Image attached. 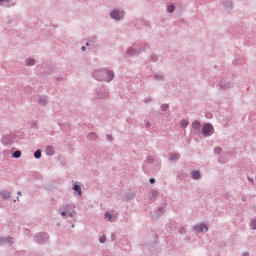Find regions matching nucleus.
Wrapping results in <instances>:
<instances>
[{"mask_svg": "<svg viewBox=\"0 0 256 256\" xmlns=\"http://www.w3.org/2000/svg\"><path fill=\"white\" fill-rule=\"evenodd\" d=\"M93 75L97 81H105L106 83H110L115 77V74L111 70H98Z\"/></svg>", "mask_w": 256, "mask_h": 256, "instance_id": "1", "label": "nucleus"}, {"mask_svg": "<svg viewBox=\"0 0 256 256\" xmlns=\"http://www.w3.org/2000/svg\"><path fill=\"white\" fill-rule=\"evenodd\" d=\"M147 47H149V45L147 44H141V43H135L133 45V47L129 48L127 51V55L131 56V55H139V53H141V51H145V49H147Z\"/></svg>", "mask_w": 256, "mask_h": 256, "instance_id": "2", "label": "nucleus"}, {"mask_svg": "<svg viewBox=\"0 0 256 256\" xmlns=\"http://www.w3.org/2000/svg\"><path fill=\"white\" fill-rule=\"evenodd\" d=\"M213 126L211 124H204L203 125V129H202V134L204 135V137H211V135H213Z\"/></svg>", "mask_w": 256, "mask_h": 256, "instance_id": "3", "label": "nucleus"}, {"mask_svg": "<svg viewBox=\"0 0 256 256\" xmlns=\"http://www.w3.org/2000/svg\"><path fill=\"white\" fill-rule=\"evenodd\" d=\"M110 16L112 17V19L119 21V19H123V17H125V12L119 11V10H114L111 12Z\"/></svg>", "mask_w": 256, "mask_h": 256, "instance_id": "4", "label": "nucleus"}, {"mask_svg": "<svg viewBox=\"0 0 256 256\" xmlns=\"http://www.w3.org/2000/svg\"><path fill=\"white\" fill-rule=\"evenodd\" d=\"M194 231L196 233H207V231H209V227H207V224H198L196 226H194Z\"/></svg>", "mask_w": 256, "mask_h": 256, "instance_id": "5", "label": "nucleus"}, {"mask_svg": "<svg viewBox=\"0 0 256 256\" xmlns=\"http://www.w3.org/2000/svg\"><path fill=\"white\" fill-rule=\"evenodd\" d=\"M181 156L179 153H171L169 154V160L170 161H177Z\"/></svg>", "mask_w": 256, "mask_h": 256, "instance_id": "6", "label": "nucleus"}, {"mask_svg": "<svg viewBox=\"0 0 256 256\" xmlns=\"http://www.w3.org/2000/svg\"><path fill=\"white\" fill-rule=\"evenodd\" d=\"M73 190L75 191V193H78V196L81 197V195H83V192L81 191V186L78 184H75L73 186Z\"/></svg>", "mask_w": 256, "mask_h": 256, "instance_id": "7", "label": "nucleus"}, {"mask_svg": "<svg viewBox=\"0 0 256 256\" xmlns=\"http://www.w3.org/2000/svg\"><path fill=\"white\" fill-rule=\"evenodd\" d=\"M105 219H107L108 221H110L111 223H113V221H115V216H113L111 214V212L107 211L105 213Z\"/></svg>", "mask_w": 256, "mask_h": 256, "instance_id": "8", "label": "nucleus"}, {"mask_svg": "<svg viewBox=\"0 0 256 256\" xmlns=\"http://www.w3.org/2000/svg\"><path fill=\"white\" fill-rule=\"evenodd\" d=\"M192 129H194V130H196V131H199V129H201V122H199V121H194L193 123H192Z\"/></svg>", "mask_w": 256, "mask_h": 256, "instance_id": "9", "label": "nucleus"}, {"mask_svg": "<svg viewBox=\"0 0 256 256\" xmlns=\"http://www.w3.org/2000/svg\"><path fill=\"white\" fill-rule=\"evenodd\" d=\"M0 195L3 199H9L11 197V192L3 190L0 192Z\"/></svg>", "mask_w": 256, "mask_h": 256, "instance_id": "10", "label": "nucleus"}, {"mask_svg": "<svg viewBox=\"0 0 256 256\" xmlns=\"http://www.w3.org/2000/svg\"><path fill=\"white\" fill-rule=\"evenodd\" d=\"M54 154H55V148H53V146H47L46 155H54Z\"/></svg>", "mask_w": 256, "mask_h": 256, "instance_id": "11", "label": "nucleus"}, {"mask_svg": "<svg viewBox=\"0 0 256 256\" xmlns=\"http://www.w3.org/2000/svg\"><path fill=\"white\" fill-rule=\"evenodd\" d=\"M3 243H13V238H0V245Z\"/></svg>", "mask_w": 256, "mask_h": 256, "instance_id": "12", "label": "nucleus"}, {"mask_svg": "<svg viewBox=\"0 0 256 256\" xmlns=\"http://www.w3.org/2000/svg\"><path fill=\"white\" fill-rule=\"evenodd\" d=\"M11 0H0V3H2L3 7H11V4L10 3Z\"/></svg>", "mask_w": 256, "mask_h": 256, "instance_id": "13", "label": "nucleus"}, {"mask_svg": "<svg viewBox=\"0 0 256 256\" xmlns=\"http://www.w3.org/2000/svg\"><path fill=\"white\" fill-rule=\"evenodd\" d=\"M192 176H193V179H201V172L193 171Z\"/></svg>", "mask_w": 256, "mask_h": 256, "instance_id": "14", "label": "nucleus"}, {"mask_svg": "<svg viewBox=\"0 0 256 256\" xmlns=\"http://www.w3.org/2000/svg\"><path fill=\"white\" fill-rule=\"evenodd\" d=\"M189 126V121L184 119L180 122V127H183V129H185L186 127Z\"/></svg>", "mask_w": 256, "mask_h": 256, "instance_id": "15", "label": "nucleus"}, {"mask_svg": "<svg viewBox=\"0 0 256 256\" xmlns=\"http://www.w3.org/2000/svg\"><path fill=\"white\" fill-rule=\"evenodd\" d=\"M26 65H28L29 67L35 65V59L33 58H29L26 60Z\"/></svg>", "mask_w": 256, "mask_h": 256, "instance_id": "16", "label": "nucleus"}, {"mask_svg": "<svg viewBox=\"0 0 256 256\" xmlns=\"http://www.w3.org/2000/svg\"><path fill=\"white\" fill-rule=\"evenodd\" d=\"M88 139H90L91 141H95V139H97V134L91 132L88 134Z\"/></svg>", "mask_w": 256, "mask_h": 256, "instance_id": "17", "label": "nucleus"}, {"mask_svg": "<svg viewBox=\"0 0 256 256\" xmlns=\"http://www.w3.org/2000/svg\"><path fill=\"white\" fill-rule=\"evenodd\" d=\"M13 157H14L15 159H19V157H21V151H19V150L15 151V152L13 153Z\"/></svg>", "mask_w": 256, "mask_h": 256, "instance_id": "18", "label": "nucleus"}, {"mask_svg": "<svg viewBox=\"0 0 256 256\" xmlns=\"http://www.w3.org/2000/svg\"><path fill=\"white\" fill-rule=\"evenodd\" d=\"M34 157L36 159H41V150H37L35 153H34Z\"/></svg>", "mask_w": 256, "mask_h": 256, "instance_id": "19", "label": "nucleus"}, {"mask_svg": "<svg viewBox=\"0 0 256 256\" xmlns=\"http://www.w3.org/2000/svg\"><path fill=\"white\" fill-rule=\"evenodd\" d=\"M167 11L168 13H173V11H175V6L174 5L168 6Z\"/></svg>", "mask_w": 256, "mask_h": 256, "instance_id": "20", "label": "nucleus"}, {"mask_svg": "<svg viewBox=\"0 0 256 256\" xmlns=\"http://www.w3.org/2000/svg\"><path fill=\"white\" fill-rule=\"evenodd\" d=\"M40 105H47V99L42 98L39 100Z\"/></svg>", "mask_w": 256, "mask_h": 256, "instance_id": "21", "label": "nucleus"}, {"mask_svg": "<svg viewBox=\"0 0 256 256\" xmlns=\"http://www.w3.org/2000/svg\"><path fill=\"white\" fill-rule=\"evenodd\" d=\"M251 227H252V229H254V230H256V219H253L252 221H251Z\"/></svg>", "mask_w": 256, "mask_h": 256, "instance_id": "22", "label": "nucleus"}, {"mask_svg": "<svg viewBox=\"0 0 256 256\" xmlns=\"http://www.w3.org/2000/svg\"><path fill=\"white\" fill-rule=\"evenodd\" d=\"M161 109H162V111H167V109H169V105L163 104V105L161 106Z\"/></svg>", "mask_w": 256, "mask_h": 256, "instance_id": "23", "label": "nucleus"}, {"mask_svg": "<svg viewBox=\"0 0 256 256\" xmlns=\"http://www.w3.org/2000/svg\"><path fill=\"white\" fill-rule=\"evenodd\" d=\"M214 153L219 155V153H221V148H219V147L214 148Z\"/></svg>", "mask_w": 256, "mask_h": 256, "instance_id": "24", "label": "nucleus"}, {"mask_svg": "<svg viewBox=\"0 0 256 256\" xmlns=\"http://www.w3.org/2000/svg\"><path fill=\"white\" fill-rule=\"evenodd\" d=\"M99 241H100V243H105V241H106L105 236L100 237Z\"/></svg>", "mask_w": 256, "mask_h": 256, "instance_id": "25", "label": "nucleus"}, {"mask_svg": "<svg viewBox=\"0 0 256 256\" xmlns=\"http://www.w3.org/2000/svg\"><path fill=\"white\" fill-rule=\"evenodd\" d=\"M106 137H107V139H108L109 141H113V136H111V135L108 134Z\"/></svg>", "mask_w": 256, "mask_h": 256, "instance_id": "26", "label": "nucleus"}, {"mask_svg": "<svg viewBox=\"0 0 256 256\" xmlns=\"http://www.w3.org/2000/svg\"><path fill=\"white\" fill-rule=\"evenodd\" d=\"M144 101H145V103H150L151 98H146Z\"/></svg>", "mask_w": 256, "mask_h": 256, "instance_id": "27", "label": "nucleus"}, {"mask_svg": "<svg viewBox=\"0 0 256 256\" xmlns=\"http://www.w3.org/2000/svg\"><path fill=\"white\" fill-rule=\"evenodd\" d=\"M180 233H181V235H183V233H185V228H181Z\"/></svg>", "mask_w": 256, "mask_h": 256, "instance_id": "28", "label": "nucleus"}, {"mask_svg": "<svg viewBox=\"0 0 256 256\" xmlns=\"http://www.w3.org/2000/svg\"><path fill=\"white\" fill-rule=\"evenodd\" d=\"M151 59L152 61H157V56H152Z\"/></svg>", "mask_w": 256, "mask_h": 256, "instance_id": "29", "label": "nucleus"}, {"mask_svg": "<svg viewBox=\"0 0 256 256\" xmlns=\"http://www.w3.org/2000/svg\"><path fill=\"white\" fill-rule=\"evenodd\" d=\"M61 215H62V217H65V215H67V212L63 211V212H61Z\"/></svg>", "mask_w": 256, "mask_h": 256, "instance_id": "30", "label": "nucleus"}, {"mask_svg": "<svg viewBox=\"0 0 256 256\" xmlns=\"http://www.w3.org/2000/svg\"><path fill=\"white\" fill-rule=\"evenodd\" d=\"M69 217H75V214H73L72 212L68 213Z\"/></svg>", "mask_w": 256, "mask_h": 256, "instance_id": "31", "label": "nucleus"}, {"mask_svg": "<svg viewBox=\"0 0 256 256\" xmlns=\"http://www.w3.org/2000/svg\"><path fill=\"white\" fill-rule=\"evenodd\" d=\"M150 183H152V184L155 183V178H151Z\"/></svg>", "mask_w": 256, "mask_h": 256, "instance_id": "32", "label": "nucleus"}, {"mask_svg": "<svg viewBox=\"0 0 256 256\" xmlns=\"http://www.w3.org/2000/svg\"><path fill=\"white\" fill-rule=\"evenodd\" d=\"M229 7L231 9V7H233V4L231 2H229Z\"/></svg>", "mask_w": 256, "mask_h": 256, "instance_id": "33", "label": "nucleus"}, {"mask_svg": "<svg viewBox=\"0 0 256 256\" xmlns=\"http://www.w3.org/2000/svg\"><path fill=\"white\" fill-rule=\"evenodd\" d=\"M81 49H82V51H85V46H82V48H81Z\"/></svg>", "mask_w": 256, "mask_h": 256, "instance_id": "34", "label": "nucleus"}, {"mask_svg": "<svg viewBox=\"0 0 256 256\" xmlns=\"http://www.w3.org/2000/svg\"><path fill=\"white\" fill-rule=\"evenodd\" d=\"M98 99H103V96H99Z\"/></svg>", "mask_w": 256, "mask_h": 256, "instance_id": "35", "label": "nucleus"}, {"mask_svg": "<svg viewBox=\"0 0 256 256\" xmlns=\"http://www.w3.org/2000/svg\"><path fill=\"white\" fill-rule=\"evenodd\" d=\"M244 256H249V253H245Z\"/></svg>", "mask_w": 256, "mask_h": 256, "instance_id": "36", "label": "nucleus"}, {"mask_svg": "<svg viewBox=\"0 0 256 256\" xmlns=\"http://www.w3.org/2000/svg\"><path fill=\"white\" fill-rule=\"evenodd\" d=\"M19 197H21V192H18Z\"/></svg>", "mask_w": 256, "mask_h": 256, "instance_id": "37", "label": "nucleus"}, {"mask_svg": "<svg viewBox=\"0 0 256 256\" xmlns=\"http://www.w3.org/2000/svg\"><path fill=\"white\" fill-rule=\"evenodd\" d=\"M86 45L89 47V45H90L89 42H87Z\"/></svg>", "mask_w": 256, "mask_h": 256, "instance_id": "38", "label": "nucleus"}, {"mask_svg": "<svg viewBox=\"0 0 256 256\" xmlns=\"http://www.w3.org/2000/svg\"><path fill=\"white\" fill-rule=\"evenodd\" d=\"M160 79H163V76H160Z\"/></svg>", "mask_w": 256, "mask_h": 256, "instance_id": "39", "label": "nucleus"}, {"mask_svg": "<svg viewBox=\"0 0 256 256\" xmlns=\"http://www.w3.org/2000/svg\"><path fill=\"white\" fill-rule=\"evenodd\" d=\"M17 201H19V197H17Z\"/></svg>", "mask_w": 256, "mask_h": 256, "instance_id": "40", "label": "nucleus"}, {"mask_svg": "<svg viewBox=\"0 0 256 256\" xmlns=\"http://www.w3.org/2000/svg\"><path fill=\"white\" fill-rule=\"evenodd\" d=\"M147 127H149V124H147Z\"/></svg>", "mask_w": 256, "mask_h": 256, "instance_id": "41", "label": "nucleus"}]
</instances>
